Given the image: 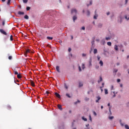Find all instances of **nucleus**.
Returning a JSON list of instances; mask_svg holds the SVG:
<instances>
[{"mask_svg": "<svg viewBox=\"0 0 129 129\" xmlns=\"http://www.w3.org/2000/svg\"><path fill=\"white\" fill-rule=\"evenodd\" d=\"M97 58H98V61H99V60H100V56H97Z\"/></svg>", "mask_w": 129, "mask_h": 129, "instance_id": "50", "label": "nucleus"}, {"mask_svg": "<svg viewBox=\"0 0 129 129\" xmlns=\"http://www.w3.org/2000/svg\"><path fill=\"white\" fill-rule=\"evenodd\" d=\"M95 16H94V20H97V17H98V15L96 14V11H95Z\"/></svg>", "mask_w": 129, "mask_h": 129, "instance_id": "6", "label": "nucleus"}, {"mask_svg": "<svg viewBox=\"0 0 129 129\" xmlns=\"http://www.w3.org/2000/svg\"><path fill=\"white\" fill-rule=\"evenodd\" d=\"M24 19H26V20H29V16H28V15H25L24 16Z\"/></svg>", "mask_w": 129, "mask_h": 129, "instance_id": "22", "label": "nucleus"}, {"mask_svg": "<svg viewBox=\"0 0 129 129\" xmlns=\"http://www.w3.org/2000/svg\"><path fill=\"white\" fill-rule=\"evenodd\" d=\"M31 86H33V87H34V86H35V83H34V82L33 81H32L31 82Z\"/></svg>", "mask_w": 129, "mask_h": 129, "instance_id": "11", "label": "nucleus"}, {"mask_svg": "<svg viewBox=\"0 0 129 129\" xmlns=\"http://www.w3.org/2000/svg\"><path fill=\"white\" fill-rule=\"evenodd\" d=\"M128 0H125V5H126V4H127V2Z\"/></svg>", "mask_w": 129, "mask_h": 129, "instance_id": "56", "label": "nucleus"}, {"mask_svg": "<svg viewBox=\"0 0 129 129\" xmlns=\"http://www.w3.org/2000/svg\"><path fill=\"white\" fill-rule=\"evenodd\" d=\"M13 58V57L12 56H9V60H12V58Z\"/></svg>", "mask_w": 129, "mask_h": 129, "instance_id": "43", "label": "nucleus"}, {"mask_svg": "<svg viewBox=\"0 0 129 129\" xmlns=\"http://www.w3.org/2000/svg\"><path fill=\"white\" fill-rule=\"evenodd\" d=\"M55 95L57 97V98H61V96H60V94H59L58 93H55Z\"/></svg>", "mask_w": 129, "mask_h": 129, "instance_id": "4", "label": "nucleus"}, {"mask_svg": "<svg viewBox=\"0 0 129 129\" xmlns=\"http://www.w3.org/2000/svg\"><path fill=\"white\" fill-rule=\"evenodd\" d=\"M80 103V101L79 100H78V101L76 102H75V104H77V103Z\"/></svg>", "mask_w": 129, "mask_h": 129, "instance_id": "33", "label": "nucleus"}, {"mask_svg": "<svg viewBox=\"0 0 129 129\" xmlns=\"http://www.w3.org/2000/svg\"><path fill=\"white\" fill-rule=\"evenodd\" d=\"M89 119L91 121H92V118H91V115H89Z\"/></svg>", "mask_w": 129, "mask_h": 129, "instance_id": "38", "label": "nucleus"}, {"mask_svg": "<svg viewBox=\"0 0 129 129\" xmlns=\"http://www.w3.org/2000/svg\"><path fill=\"white\" fill-rule=\"evenodd\" d=\"M0 32L1 33V34H3V35H5V36L8 35V33H7L4 30V29H1Z\"/></svg>", "mask_w": 129, "mask_h": 129, "instance_id": "1", "label": "nucleus"}, {"mask_svg": "<svg viewBox=\"0 0 129 129\" xmlns=\"http://www.w3.org/2000/svg\"><path fill=\"white\" fill-rule=\"evenodd\" d=\"M85 100L86 101H88V100H89V98H87V97H86V98H85Z\"/></svg>", "mask_w": 129, "mask_h": 129, "instance_id": "34", "label": "nucleus"}, {"mask_svg": "<svg viewBox=\"0 0 129 129\" xmlns=\"http://www.w3.org/2000/svg\"><path fill=\"white\" fill-rule=\"evenodd\" d=\"M94 54H97V49H94Z\"/></svg>", "mask_w": 129, "mask_h": 129, "instance_id": "20", "label": "nucleus"}, {"mask_svg": "<svg viewBox=\"0 0 129 129\" xmlns=\"http://www.w3.org/2000/svg\"><path fill=\"white\" fill-rule=\"evenodd\" d=\"M100 81H102V77H100Z\"/></svg>", "mask_w": 129, "mask_h": 129, "instance_id": "48", "label": "nucleus"}, {"mask_svg": "<svg viewBox=\"0 0 129 129\" xmlns=\"http://www.w3.org/2000/svg\"><path fill=\"white\" fill-rule=\"evenodd\" d=\"M110 39H111L110 37H108L105 38V40H106V41H109Z\"/></svg>", "mask_w": 129, "mask_h": 129, "instance_id": "21", "label": "nucleus"}, {"mask_svg": "<svg viewBox=\"0 0 129 129\" xmlns=\"http://www.w3.org/2000/svg\"><path fill=\"white\" fill-rule=\"evenodd\" d=\"M82 56H83V57H85V56H86V54L85 53H83Z\"/></svg>", "mask_w": 129, "mask_h": 129, "instance_id": "45", "label": "nucleus"}, {"mask_svg": "<svg viewBox=\"0 0 129 129\" xmlns=\"http://www.w3.org/2000/svg\"><path fill=\"white\" fill-rule=\"evenodd\" d=\"M99 64H100V66H103V61H102V60H100Z\"/></svg>", "mask_w": 129, "mask_h": 129, "instance_id": "13", "label": "nucleus"}, {"mask_svg": "<svg viewBox=\"0 0 129 129\" xmlns=\"http://www.w3.org/2000/svg\"><path fill=\"white\" fill-rule=\"evenodd\" d=\"M58 109H60V110H62L63 108H62V106L61 105H57Z\"/></svg>", "mask_w": 129, "mask_h": 129, "instance_id": "9", "label": "nucleus"}, {"mask_svg": "<svg viewBox=\"0 0 129 129\" xmlns=\"http://www.w3.org/2000/svg\"><path fill=\"white\" fill-rule=\"evenodd\" d=\"M79 70L80 72H81L82 70H81V67H80V66H79Z\"/></svg>", "mask_w": 129, "mask_h": 129, "instance_id": "41", "label": "nucleus"}, {"mask_svg": "<svg viewBox=\"0 0 129 129\" xmlns=\"http://www.w3.org/2000/svg\"><path fill=\"white\" fill-rule=\"evenodd\" d=\"M2 1L3 3H5V2H6V0H2Z\"/></svg>", "mask_w": 129, "mask_h": 129, "instance_id": "60", "label": "nucleus"}, {"mask_svg": "<svg viewBox=\"0 0 129 129\" xmlns=\"http://www.w3.org/2000/svg\"><path fill=\"white\" fill-rule=\"evenodd\" d=\"M10 41H13V35H11L10 36Z\"/></svg>", "mask_w": 129, "mask_h": 129, "instance_id": "39", "label": "nucleus"}, {"mask_svg": "<svg viewBox=\"0 0 129 129\" xmlns=\"http://www.w3.org/2000/svg\"><path fill=\"white\" fill-rule=\"evenodd\" d=\"M71 48H69V52H71Z\"/></svg>", "mask_w": 129, "mask_h": 129, "instance_id": "53", "label": "nucleus"}, {"mask_svg": "<svg viewBox=\"0 0 129 129\" xmlns=\"http://www.w3.org/2000/svg\"><path fill=\"white\" fill-rule=\"evenodd\" d=\"M93 112V114H94L95 116H96V115H97V114L96 113V112L95 111H94Z\"/></svg>", "mask_w": 129, "mask_h": 129, "instance_id": "37", "label": "nucleus"}, {"mask_svg": "<svg viewBox=\"0 0 129 129\" xmlns=\"http://www.w3.org/2000/svg\"><path fill=\"white\" fill-rule=\"evenodd\" d=\"M46 94H49V92L48 91H46Z\"/></svg>", "mask_w": 129, "mask_h": 129, "instance_id": "59", "label": "nucleus"}, {"mask_svg": "<svg viewBox=\"0 0 129 129\" xmlns=\"http://www.w3.org/2000/svg\"><path fill=\"white\" fill-rule=\"evenodd\" d=\"M64 88H66V89H68V87L67 86V85L66 84H64Z\"/></svg>", "mask_w": 129, "mask_h": 129, "instance_id": "30", "label": "nucleus"}, {"mask_svg": "<svg viewBox=\"0 0 129 129\" xmlns=\"http://www.w3.org/2000/svg\"><path fill=\"white\" fill-rule=\"evenodd\" d=\"M60 67L58 66H57L56 67V71H57V72H58V73H60Z\"/></svg>", "mask_w": 129, "mask_h": 129, "instance_id": "7", "label": "nucleus"}, {"mask_svg": "<svg viewBox=\"0 0 129 129\" xmlns=\"http://www.w3.org/2000/svg\"><path fill=\"white\" fill-rule=\"evenodd\" d=\"M110 106V104L109 103L108 104V106Z\"/></svg>", "mask_w": 129, "mask_h": 129, "instance_id": "63", "label": "nucleus"}, {"mask_svg": "<svg viewBox=\"0 0 129 129\" xmlns=\"http://www.w3.org/2000/svg\"><path fill=\"white\" fill-rule=\"evenodd\" d=\"M120 87H122V84H121V85H120Z\"/></svg>", "mask_w": 129, "mask_h": 129, "instance_id": "64", "label": "nucleus"}, {"mask_svg": "<svg viewBox=\"0 0 129 129\" xmlns=\"http://www.w3.org/2000/svg\"><path fill=\"white\" fill-rule=\"evenodd\" d=\"M113 116L109 117V119H113Z\"/></svg>", "mask_w": 129, "mask_h": 129, "instance_id": "47", "label": "nucleus"}, {"mask_svg": "<svg viewBox=\"0 0 129 129\" xmlns=\"http://www.w3.org/2000/svg\"><path fill=\"white\" fill-rule=\"evenodd\" d=\"M114 49L116 51H117V50H118V48L117 47V45H115L114 46Z\"/></svg>", "mask_w": 129, "mask_h": 129, "instance_id": "26", "label": "nucleus"}, {"mask_svg": "<svg viewBox=\"0 0 129 129\" xmlns=\"http://www.w3.org/2000/svg\"><path fill=\"white\" fill-rule=\"evenodd\" d=\"M104 91H105V94H108V91L107 90V89H105Z\"/></svg>", "mask_w": 129, "mask_h": 129, "instance_id": "14", "label": "nucleus"}, {"mask_svg": "<svg viewBox=\"0 0 129 129\" xmlns=\"http://www.w3.org/2000/svg\"><path fill=\"white\" fill-rule=\"evenodd\" d=\"M28 53H32V51H31L30 49H26L25 53V57H27V56H28V55L27 54H28Z\"/></svg>", "mask_w": 129, "mask_h": 129, "instance_id": "2", "label": "nucleus"}, {"mask_svg": "<svg viewBox=\"0 0 129 129\" xmlns=\"http://www.w3.org/2000/svg\"><path fill=\"white\" fill-rule=\"evenodd\" d=\"M17 78H19V79H21V78H22V76L20 74L17 75Z\"/></svg>", "mask_w": 129, "mask_h": 129, "instance_id": "19", "label": "nucleus"}, {"mask_svg": "<svg viewBox=\"0 0 129 129\" xmlns=\"http://www.w3.org/2000/svg\"><path fill=\"white\" fill-rule=\"evenodd\" d=\"M96 98L97 99V100H96V103H98L99 100H100V99H101V98L100 96H97L96 97Z\"/></svg>", "mask_w": 129, "mask_h": 129, "instance_id": "5", "label": "nucleus"}, {"mask_svg": "<svg viewBox=\"0 0 129 129\" xmlns=\"http://www.w3.org/2000/svg\"><path fill=\"white\" fill-rule=\"evenodd\" d=\"M110 14V13L109 12H107V16L109 15Z\"/></svg>", "mask_w": 129, "mask_h": 129, "instance_id": "55", "label": "nucleus"}, {"mask_svg": "<svg viewBox=\"0 0 129 129\" xmlns=\"http://www.w3.org/2000/svg\"><path fill=\"white\" fill-rule=\"evenodd\" d=\"M18 15H20V16L22 15H25V13L23 12H21V11H19L18 12Z\"/></svg>", "mask_w": 129, "mask_h": 129, "instance_id": "8", "label": "nucleus"}, {"mask_svg": "<svg viewBox=\"0 0 129 129\" xmlns=\"http://www.w3.org/2000/svg\"><path fill=\"white\" fill-rule=\"evenodd\" d=\"M7 107H8V109H11V108H12V107H11L10 105H8V106H7Z\"/></svg>", "mask_w": 129, "mask_h": 129, "instance_id": "42", "label": "nucleus"}, {"mask_svg": "<svg viewBox=\"0 0 129 129\" xmlns=\"http://www.w3.org/2000/svg\"><path fill=\"white\" fill-rule=\"evenodd\" d=\"M87 16H90V12L88 10L87 11Z\"/></svg>", "mask_w": 129, "mask_h": 129, "instance_id": "29", "label": "nucleus"}, {"mask_svg": "<svg viewBox=\"0 0 129 129\" xmlns=\"http://www.w3.org/2000/svg\"><path fill=\"white\" fill-rule=\"evenodd\" d=\"M82 118L83 120H84L85 121H87V118L84 117V116H83L82 117Z\"/></svg>", "mask_w": 129, "mask_h": 129, "instance_id": "17", "label": "nucleus"}, {"mask_svg": "<svg viewBox=\"0 0 129 129\" xmlns=\"http://www.w3.org/2000/svg\"><path fill=\"white\" fill-rule=\"evenodd\" d=\"M74 13H75V14H77V10L76 9L72 10L71 14H74Z\"/></svg>", "mask_w": 129, "mask_h": 129, "instance_id": "3", "label": "nucleus"}, {"mask_svg": "<svg viewBox=\"0 0 129 129\" xmlns=\"http://www.w3.org/2000/svg\"><path fill=\"white\" fill-rule=\"evenodd\" d=\"M23 2L24 4H27V3H28V0H23Z\"/></svg>", "mask_w": 129, "mask_h": 129, "instance_id": "31", "label": "nucleus"}, {"mask_svg": "<svg viewBox=\"0 0 129 129\" xmlns=\"http://www.w3.org/2000/svg\"><path fill=\"white\" fill-rule=\"evenodd\" d=\"M124 126L126 129H129L128 125L125 124Z\"/></svg>", "mask_w": 129, "mask_h": 129, "instance_id": "27", "label": "nucleus"}, {"mask_svg": "<svg viewBox=\"0 0 129 129\" xmlns=\"http://www.w3.org/2000/svg\"><path fill=\"white\" fill-rule=\"evenodd\" d=\"M82 70H84V69H85V64H84V63L82 64Z\"/></svg>", "mask_w": 129, "mask_h": 129, "instance_id": "24", "label": "nucleus"}, {"mask_svg": "<svg viewBox=\"0 0 129 129\" xmlns=\"http://www.w3.org/2000/svg\"><path fill=\"white\" fill-rule=\"evenodd\" d=\"M116 65H117V66H118V65H119V62H117V63H116Z\"/></svg>", "mask_w": 129, "mask_h": 129, "instance_id": "58", "label": "nucleus"}, {"mask_svg": "<svg viewBox=\"0 0 129 129\" xmlns=\"http://www.w3.org/2000/svg\"><path fill=\"white\" fill-rule=\"evenodd\" d=\"M116 72H117V69H114V71H113V73H115L114 75H115V74H116Z\"/></svg>", "mask_w": 129, "mask_h": 129, "instance_id": "15", "label": "nucleus"}, {"mask_svg": "<svg viewBox=\"0 0 129 129\" xmlns=\"http://www.w3.org/2000/svg\"><path fill=\"white\" fill-rule=\"evenodd\" d=\"M79 87H82L83 86V83L81 82H79Z\"/></svg>", "mask_w": 129, "mask_h": 129, "instance_id": "10", "label": "nucleus"}, {"mask_svg": "<svg viewBox=\"0 0 129 129\" xmlns=\"http://www.w3.org/2000/svg\"><path fill=\"white\" fill-rule=\"evenodd\" d=\"M113 93H114L113 97H115V93L114 92H113Z\"/></svg>", "mask_w": 129, "mask_h": 129, "instance_id": "51", "label": "nucleus"}, {"mask_svg": "<svg viewBox=\"0 0 129 129\" xmlns=\"http://www.w3.org/2000/svg\"><path fill=\"white\" fill-rule=\"evenodd\" d=\"M91 62H92V58L91 57L90 58V61H89V65L90 66H91L92 64H91Z\"/></svg>", "mask_w": 129, "mask_h": 129, "instance_id": "12", "label": "nucleus"}, {"mask_svg": "<svg viewBox=\"0 0 129 129\" xmlns=\"http://www.w3.org/2000/svg\"><path fill=\"white\" fill-rule=\"evenodd\" d=\"M73 21L74 22H75L76 20H77V17H76V16L73 17Z\"/></svg>", "mask_w": 129, "mask_h": 129, "instance_id": "16", "label": "nucleus"}, {"mask_svg": "<svg viewBox=\"0 0 129 129\" xmlns=\"http://www.w3.org/2000/svg\"><path fill=\"white\" fill-rule=\"evenodd\" d=\"M101 109H102L103 108V106H101Z\"/></svg>", "mask_w": 129, "mask_h": 129, "instance_id": "61", "label": "nucleus"}, {"mask_svg": "<svg viewBox=\"0 0 129 129\" xmlns=\"http://www.w3.org/2000/svg\"><path fill=\"white\" fill-rule=\"evenodd\" d=\"M101 92H102L103 91V90L102 89V88L101 89Z\"/></svg>", "mask_w": 129, "mask_h": 129, "instance_id": "62", "label": "nucleus"}, {"mask_svg": "<svg viewBox=\"0 0 129 129\" xmlns=\"http://www.w3.org/2000/svg\"><path fill=\"white\" fill-rule=\"evenodd\" d=\"M111 90H113V86H111Z\"/></svg>", "mask_w": 129, "mask_h": 129, "instance_id": "49", "label": "nucleus"}, {"mask_svg": "<svg viewBox=\"0 0 129 129\" xmlns=\"http://www.w3.org/2000/svg\"><path fill=\"white\" fill-rule=\"evenodd\" d=\"M11 0H8L7 5L10 6L11 5Z\"/></svg>", "mask_w": 129, "mask_h": 129, "instance_id": "23", "label": "nucleus"}, {"mask_svg": "<svg viewBox=\"0 0 129 129\" xmlns=\"http://www.w3.org/2000/svg\"><path fill=\"white\" fill-rule=\"evenodd\" d=\"M30 9H31V8L28 7H27V8H26V10H27V11H30Z\"/></svg>", "mask_w": 129, "mask_h": 129, "instance_id": "40", "label": "nucleus"}, {"mask_svg": "<svg viewBox=\"0 0 129 129\" xmlns=\"http://www.w3.org/2000/svg\"><path fill=\"white\" fill-rule=\"evenodd\" d=\"M5 21H3V23H2L3 26H4V25H5Z\"/></svg>", "mask_w": 129, "mask_h": 129, "instance_id": "54", "label": "nucleus"}, {"mask_svg": "<svg viewBox=\"0 0 129 129\" xmlns=\"http://www.w3.org/2000/svg\"><path fill=\"white\" fill-rule=\"evenodd\" d=\"M47 40H53V37L48 36V37H47Z\"/></svg>", "mask_w": 129, "mask_h": 129, "instance_id": "18", "label": "nucleus"}, {"mask_svg": "<svg viewBox=\"0 0 129 129\" xmlns=\"http://www.w3.org/2000/svg\"><path fill=\"white\" fill-rule=\"evenodd\" d=\"M66 96H67V97H69V98H71V96H70V95L68 93L66 94Z\"/></svg>", "mask_w": 129, "mask_h": 129, "instance_id": "25", "label": "nucleus"}, {"mask_svg": "<svg viewBox=\"0 0 129 129\" xmlns=\"http://www.w3.org/2000/svg\"><path fill=\"white\" fill-rule=\"evenodd\" d=\"M120 81V79H117V82H119Z\"/></svg>", "mask_w": 129, "mask_h": 129, "instance_id": "46", "label": "nucleus"}, {"mask_svg": "<svg viewBox=\"0 0 129 129\" xmlns=\"http://www.w3.org/2000/svg\"><path fill=\"white\" fill-rule=\"evenodd\" d=\"M102 27V24H99V25H98V27L99 28H101Z\"/></svg>", "mask_w": 129, "mask_h": 129, "instance_id": "36", "label": "nucleus"}, {"mask_svg": "<svg viewBox=\"0 0 129 129\" xmlns=\"http://www.w3.org/2000/svg\"><path fill=\"white\" fill-rule=\"evenodd\" d=\"M90 5H92V1L90 2Z\"/></svg>", "mask_w": 129, "mask_h": 129, "instance_id": "57", "label": "nucleus"}, {"mask_svg": "<svg viewBox=\"0 0 129 129\" xmlns=\"http://www.w3.org/2000/svg\"><path fill=\"white\" fill-rule=\"evenodd\" d=\"M125 19H126V20H128L129 18H127V16H125Z\"/></svg>", "mask_w": 129, "mask_h": 129, "instance_id": "52", "label": "nucleus"}, {"mask_svg": "<svg viewBox=\"0 0 129 129\" xmlns=\"http://www.w3.org/2000/svg\"><path fill=\"white\" fill-rule=\"evenodd\" d=\"M107 44L108 45V46H111V42H108L107 43Z\"/></svg>", "mask_w": 129, "mask_h": 129, "instance_id": "28", "label": "nucleus"}, {"mask_svg": "<svg viewBox=\"0 0 129 129\" xmlns=\"http://www.w3.org/2000/svg\"><path fill=\"white\" fill-rule=\"evenodd\" d=\"M82 30H83L84 31L85 30V27H84V26H83L82 27Z\"/></svg>", "mask_w": 129, "mask_h": 129, "instance_id": "44", "label": "nucleus"}, {"mask_svg": "<svg viewBox=\"0 0 129 129\" xmlns=\"http://www.w3.org/2000/svg\"><path fill=\"white\" fill-rule=\"evenodd\" d=\"M14 74H15V75H19V73H18V72H17V71H15V72H14Z\"/></svg>", "mask_w": 129, "mask_h": 129, "instance_id": "35", "label": "nucleus"}, {"mask_svg": "<svg viewBox=\"0 0 129 129\" xmlns=\"http://www.w3.org/2000/svg\"><path fill=\"white\" fill-rule=\"evenodd\" d=\"M102 86L100 87V89H101V88L104 87V83H102Z\"/></svg>", "mask_w": 129, "mask_h": 129, "instance_id": "32", "label": "nucleus"}]
</instances>
